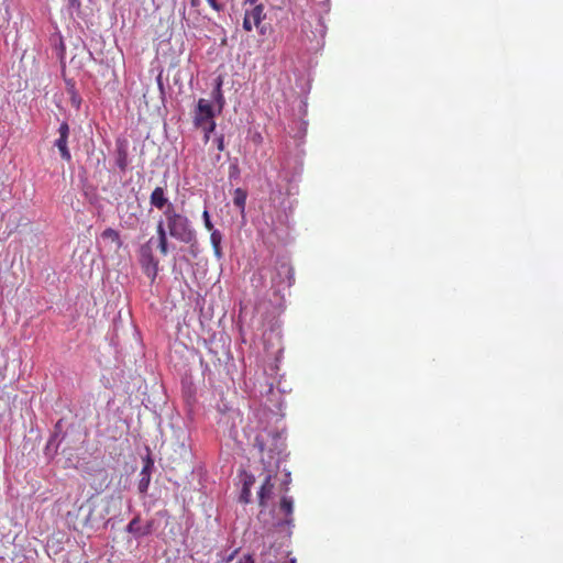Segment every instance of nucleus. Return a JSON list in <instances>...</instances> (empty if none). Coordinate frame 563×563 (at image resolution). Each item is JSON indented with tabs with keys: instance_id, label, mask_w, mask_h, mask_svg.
Listing matches in <instances>:
<instances>
[{
	"instance_id": "f8f14e48",
	"label": "nucleus",
	"mask_w": 563,
	"mask_h": 563,
	"mask_svg": "<svg viewBox=\"0 0 563 563\" xmlns=\"http://www.w3.org/2000/svg\"><path fill=\"white\" fill-rule=\"evenodd\" d=\"M210 242L213 249L214 256L220 260L222 257V249H221V242H222V234L219 230H212L210 231Z\"/></svg>"
},
{
	"instance_id": "ddd939ff",
	"label": "nucleus",
	"mask_w": 563,
	"mask_h": 563,
	"mask_svg": "<svg viewBox=\"0 0 563 563\" xmlns=\"http://www.w3.org/2000/svg\"><path fill=\"white\" fill-rule=\"evenodd\" d=\"M292 499L288 497H283L279 504V510L285 516V523L290 525L292 522L291 515H292Z\"/></svg>"
},
{
	"instance_id": "a878e982",
	"label": "nucleus",
	"mask_w": 563,
	"mask_h": 563,
	"mask_svg": "<svg viewBox=\"0 0 563 563\" xmlns=\"http://www.w3.org/2000/svg\"><path fill=\"white\" fill-rule=\"evenodd\" d=\"M245 2H249L251 4H254L256 2V0H245Z\"/></svg>"
},
{
	"instance_id": "bb28decb",
	"label": "nucleus",
	"mask_w": 563,
	"mask_h": 563,
	"mask_svg": "<svg viewBox=\"0 0 563 563\" xmlns=\"http://www.w3.org/2000/svg\"><path fill=\"white\" fill-rule=\"evenodd\" d=\"M290 563H296V560H295V559H292V560L290 561Z\"/></svg>"
},
{
	"instance_id": "4468645a",
	"label": "nucleus",
	"mask_w": 563,
	"mask_h": 563,
	"mask_svg": "<svg viewBox=\"0 0 563 563\" xmlns=\"http://www.w3.org/2000/svg\"><path fill=\"white\" fill-rule=\"evenodd\" d=\"M115 163L121 172L126 170L128 165H129V158H128V151L124 145L118 146Z\"/></svg>"
},
{
	"instance_id": "dca6fc26",
	"label": "nucleus",
	"mask_w": 563,
	"mask_h": 563,
	"mask_svg": "<svg viewBox=\"0 0 563 563\" xmlns=\"http://www.w3.org/2000/svg\"><path fill=\"white\" fill-rule=\"evenodd\" d=\"M246 198L247 194L244 189L236 188L234 190L233 203L240 209L241 213H244L245 211Z\"/></svg>"
},
{
	"instance_id": "7ed1b4c3",
	"label": "nucleus",
	"mask_w": 563,
	"mask_h": 563,
	"mask_svg": "<svg viewBox=\"0 0 563 563\" xmlns=\"http://www.w3.org/2000/svg\"><path fill=\"white\" fill-rule=\"evenodd\" d=\"M154 238H151L145 244L140 247V264L144 274L154 282L158 274V260L155 258L152 252V242Z\"/></svg>"
},
{
	"instance_id": "a211bd4d",
	"label": "nucleus",
	"mask_w": 563,
	"mask_h": 563,
	"mask_svg": "<svg viewBox=\"0 0 563 563\" xmlns=\"http://www.w3.org/2000/svg\"><path fill=\"white\" fill-rule=\"evenodd\" d=\"M68 93L70 95V103H71V106L75 107L76 109H79V107L81 104V98L78 95V92L76 91L74 85H71L69 87Z\"/></svg>"
},
{
	"instance_id": "f03ea898",
	"label": "nucleus",
	"mask_w": 563,
	"mask_h": 563,
	"mask_svg": "<svg viewBox=\"0 0 563 563\" xmlns=\"http://www.w3.org/2000/svg\"><path fill=\"white\" fill-rule=\"evenodd\" d=\"M164 223L167 235L176 239L177 241L186 244H194L197 242L196 231L191 225L190 220L179 213L174 205H169L164 211Z\"/></svg>"
},
{
	"instance_id": "9b49d317",
	"label": "nucleus",
	"mask_w": 563,
	"mask_h": 563,
	"mask_svg": "<svg viewBox=\"0 0 563 563\" xmlns=\"http://www.w3.org/2000/svg\"><path fill=\"white\" fill-rule=\"evenodd\" d=\"M272 475L267 474L258 492V501L262 507H264L274 495V484L272 483Z\"/></svg>"
},
{
	"instance_id": "6e6552de",
	"label": "nucleus",
	"mask_w": 563,
	"mask_h": 563,
	"mask_svg": "<svg viewBox=\"0 0 563 563\" xmlns=\"http://www.w3.org/2000/svg\"><path fill=\"white\" fill-rule=\"evenodd\" d=\"M154 530V521H147L144 526L141 525L140 517L133 518L126 527V531L135 537L148 536Z\"/></svg>"
},
{
	"instance_id": "f257e3e1",
	"label": "nucleus",
	"mask_w": 563,
	"mask_h": 563,
	"mask_svg": "<svg viewBox=\"0 0 563 563\" xmlns=\"http://www.w3.org/2000/svg\"><path fill=\"white\" fill-rule=\"evenodd\" d=\"M254 445L257 448L261 461L268 472L272 467H278L280 455L286 449L285 439L280 433L263 430L255 437Z\"/></svg>"
},
{
	"instance_id": "393cba45",
	"label": "nucleus",
	"mask_w": 563,
	"mask_h": 563,
	"mask_svg": "<svg viewBox=\"0 0 563 563\" xmlns=\"http://www.w3.org/2000/svg\"><path fill=\"white\" fill-rule=\"evenodd\" d=\"M191 8L198 9L201 5V0H190Z\"/></svg>"
},
{
	"instance_id": "1a4fd4ad",
	"label": "nucleus",
	"mask_w": 563,
	"mask_h": 563,
	"mask_svg": "<svg viewBox=\"0 0 563 563\" xmlns=\"http://www.w3.org/2000/svg\"><path fill=\"white\" fill-rule=\"evenodd\" d=\"M156 233H157V249L159 253L166 256L169 252L168 247V235L165 228V223L163 219H159L156 224Z\"/></svg>"
},
{
	"instance_id": "b1692460",
	"label": "nucleus",
	"mask_w": 563,
	"mask_h": 563,
	"mask_svg": "<svg viewBox=\"0 0 563 563\" xmlns=\"http://www.w3.org/2000/svg\"><path fill=\"white\" fill-rule=\"evenodd\" d=\"M217 142V148L222 152L224 150V136L220 135L216 139Z\"/></svg>"
},
{
	"instance_id": "4be33fe9",
	"label": "nucleus",
	"mask_w": 563,
	"mask_h": 563,
	"mask_svg": "<svg viewBox=\"0 0 563 563\" xmlns=\"http://www.w3.org/2000/svg\"><path fill=\"white\" fill-rule=\"evenodd\" d=\"M209 5L217 12L224 10V4L220 2L219 0H207Z\"/></svg>"
},
{
	"instance_id": "423d86ee",
	"label": "nucleus",
	"mask_w": 563,
	"mask_h": 563,
	"mask_svg": "<svg viewBox=\"0 0 563 563\" xmlns=\"http://www.w3.org/2000/svg\"><path fill=\"white\" fill-rule=\"evenodd\" d=\"M69 125L66 121L62 122L58 129V139L55 141V146L58 148L60 157L66 161H71V154L68 148V137H69Z\"/></svg>"
},
{
	"instance_id": "412c9836",
	"label": "nucleus",
	"mask_w": 563,
	"mask_h": 563,
	"mask_svg": "<svg viewBox=\"0 0 563 563\" xmlns=\"http://www.w3.org/2000/svg\"><path fill=\"white\" fill-rule=\"evenodd\" d=\"M202 219H203V224H205V228L208 230V231H212L214 230L213 229V224L210 220V216H209V212L207 210L203 211L202 213Z\"/></svg>"
},
{
	"instance_id": "5701e85b",
	"label": "nucleus",
	"mask_w": 563,
	"mask_h": 563,
	"mask_svg": "<svg viewBox=\"0 0 563 563\" xmlns=\"http://www.w3.org/2000/svg\"><path fill=\"white\" fill-rule=\"evenodd\" d=\"M221 85H222V80L219 79L218 80V84H217V87H216V90H214V93H216V98L219 102L222 101L223 99V96H222V92H221Z\"/></svg>"
},
{
	"instance_id": "2eb2a0df",
	"label": "nucleus",
	"mask_w": 563,
	"mask_h": 563,
	"mask_svg": "<svg viewBox=\"0 0 563 563\" xmlns=\"http://www.w3.org/2000/svg\"><path fill=\"white\" fill-rule=\"evenodd\" d=\"M101 238L103 240H107V241H110L111 243H113L115 245V250H119L122 246V241H121L119 232L112 228L106 229L101 233Z\"/></svg>"
},
{
	"instance_id": "6ab92c4d",
	"label": "nucleus",
	"mask_w": 563,
	"mask_h": 563,
	"mask_svg": "<svg viewBox=\"0 0 563 563\" xmlns=\"http://www.w3.org/2000/svg\"><path fill=\"white\" fill-rule=\"evenodd\" d=\"M202 130H203V141L205 143H208L209 140H210V134L214 131L216 129V122L214 121H210L209 123H205L203 126H200Z\"/></svg>"
},
{
	"instance_id": "9d476101",
	"label": "nucleus",
	"mask_w": 563,
	"mask_h": 563,
	"mask_svg": "<svg viewBox=\"0 0 563 563\" xmlns=\"http://www.w3.org/2000/svg\"><path fill=\"white\" fill-rule=\"evenodd\" d=\"M150 203L159 210H165L169 205H173L168 201L165 189L163 187H156L152 191L150 196Z\"/></svg>"
},
{
	"instance_id": "f3484780",
	"label": "nucleus",
	"mask_w": 563,
	"mask_h": 563,
	"mask_svg": "<svg viewBox=\"0 0 563 563\" xmlns=\"http://www.w3.org/2000/svg\"><path fill=\"white\" fill-rule=\"evenodd\" d=\"M253 483H254L253 476H247V478L244 481L243 489L241 493V500H243L244 503L250 501L251 486L253 485Z\"/></svg>"
},
{
	"instance_id": "20e7f679",
	"label": "nucleus",
	"mask_w": 563,
	"mask_h": 563,
	"mask_svg": "<svg viewBox=\"0 0 563 563\" xmlns=\"http://www.w3.org/2000/svg\"><path fill=\"white\" fill-rule=\"evenodd\" d=\"M272 283L276 287L288 286L294 283V268L287 262H280L276 266V273L272 277Z\"/></svg>"
},
{
	"instance_id": "39448f33",
	"label": "nucleus",
	"mask_w": 563,
	"mask_h": 563,
	"mask_svg": "<svg viewBox=\"0 0 563 563\" xmlns=\"http://www.w3.org/2000/svg\"><path fill=\"white\" fill-rule=\"evenodd\" d=\"M214 112L212 109V104L209 100L199 99L197 104V110L194 117V123L196 126H203L205 123H209L213 120Z\"/></svg>"
},
{
	"instance_id": "aec40b11",
	"label": "nucleus",
	"mask_w": 563,
	"mask_h": 563,
	"mask_svg": "<svg viewBox=\"0 0 563 563\" xmlns=\"http://www.w3.org/2000/svg\"><path fill=\"white\" fill-rule=\"evenodd\" d=\"M67 1V9L70 12V14H79L81 10V1L80 0H66Z\"/></svg>"
},
{
	"instance_id": "0eeeda50",
	"label": "nucleus",
	"mask_w": 563,
	"mask_h": 563,
	"mask_svg": "<svg viewBox=\"0 0 563 563\" xmlns=\"http://www.w3.org/2000/svg\"><path fill=\"white\" fill-rule=\"evenodd\" d=\"M264 18V7L262 4L255 5L250 12H245L243 20V29L246 32H251L254 26L260 27V24Z\"/></svg>"
}]
</instances>
